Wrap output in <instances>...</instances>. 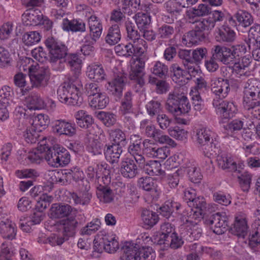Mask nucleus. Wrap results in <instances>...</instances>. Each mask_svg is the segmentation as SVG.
Instances as JSON below:
<instances>
[{"label": "nucleus", "instance_id": "1", "mask_svg": "<svg viewBox=\"0 0 260 260\" xmlns=\"http://www.w3.org/2000/svg\"><path fill=\"white\" fill-rule=\"evenodd\" d=\"M230 80L222 78L211 80V90L216 97L212 101V106L216 113L222 120H229L238 112L237 106L233 101L224 100L230 91Z\"/></svg>", "mask_w": 260, "mask_h": 260}, {"label": "nucleus", "instance_id": "2", "mask_svg": "<svg viewBox=\"0 0 260 260\" xmlns=\"http://www.w3.org/2000/svg\"><path fill=\"white\" fill-rule=\"evenodd\" d=\"M45 44L48 51V61L51 64L53 70L61 72L63 70V59L68 53L67 46L53 37L48 38Z\"/></svg>", "mask_w": 260, "mask_h": 260}, {"label": "nucleus", "instance_id": "3", "mask_svg": "<svg viewBox=\"0 0 260 260\" xmlns=\"http://www.w3.org/2000/svg\"><path fill=\"white\" fill-rule=\"evenodd\" d=\"M166 107L168 111L175 115L188 113L191 110V105L187 97L185 87H180L168 95Z\"/></svg>", "mask_w": 260, "mask_h": 260}, {"label": "nucleus", "instance_id": "4", "mask_svg": "<svg viewBox=\"0 0 260 260\" xmlns=\"http://www.w3.org/2000/svg\"><path fill=\"white\" fill-rule=\"evenodd\" d=\"M212 134V132L207 128L197 130V142L205 156H214L217 154L218 148L213 142Z\"/></svg>", "mask_w": 260, "mask_h": 260}, {"label": "nucleus", "instance_id": "5", "mask_svg": "<svg viewBox=\"0 0 260 260\" xmlns=\"http://www.w3.org/2000/svg\"><path fill=\"white\" fill-rule=\"evenodd\" d=\"M247 51L246 47L244 45H232L230 47H226L219 45V50L218 53L219 57L221 59L222 63L225 65H231L235 61L243 57Z\"/></svg>", "mask_w": 260, "mask_h": 260}, {"label": "nucleus", "instance_id": "6", "mask_svg": "<svg viewBox=\"0 0 260 260\" xmlns=\"http://www.w3.org/2000/svg\"><path fill=\"white\" fill-rule=\"evenodd\" d=\"M53 197L46 193H43L38 197L35 206L36 212L31 216V222L32 224H39L43 220L44 214L43 211L46 209L53 201Z\"/></svg>", "mask_w": 260, "mask_h": 260}, {"label": "nucleus", "instance_id": "7", "mask_svg": "<svg viewBox=\"0 0 260 260\" xmlns=\"http://www.w3.org/2000/svg\"><path fill=\"white\" fill-rule=\"evenodd\" d=\"M177 157L178 164L185 169L189 180L194 183L200 182L203 176L201 173L200 169L197 168L195 163L193 161H190L188 158H183V156L181 154L178 155Z\"/></svg>", "mask_w": 260, "mask_h": 260}, {"label": "nucleus", "instance_id": "8", "mask_svg": "<svg viewBox=\"0 0 260 260\" xmlns=\"http://www.w3.org/2000/svg\"><path fill=\"white\" fill-rule=\"evenodd\" d=\"M206 222L211 226L213 232L217 235H222L228 230V218L225 213L214 214Z\"/></svg>", "mask_w": 260, "mask_h": 260}, {"label": "nucleus", "instance_id": "9", "mask_svg": "<svg viewBox=\"0 0 260 260\" xmlns=\"http://www.w3.org/2000/svg\"><path fill=\"white\" fill-rule=\"evenodd\" d=\"M80 186L79 194L73 192L71 193V197L75 204L88 205L92 198V193L90 192V184L87 180L85 179L82 181V185Z\"/></svg>", "mask_w": 260, "mask_h": 260}, {"label": "nucleus", "instance_id": "10", "mask_svg": "<svg viewBox=\"0 0 260 260\" xmlns=\"http://www.w3.org/2000/svg\"><path fill=\"white\" fill-rule=\"evenodd\" d=\"M29 79L31 83V87H44L47 84L49 79V71L44 68H41L32 72L29 68Z\"/></svg>", "mask_w": 260, "mask_h": 260}, {"label": "nucleus", "instance_id": "11", "mask_svg": "<svg viewBox=\"0 0 260 260\" xmlns=\"http://www.w3.org/2000/svg\"><path fill=\"white\" fill-rule=\"evenodd\" d=\"M53 132L59 136L65 135L72 137L76 134V128L74 123L64 119L56 120L52 126Z\"/></svg>", "mask_w": 260, "mask_h": 260}, {"label": "nucleus", "instance_id": "12", "mask_svg": "<svg viewBox=\"0 0 260 260\" xmlns=\"http://www.w3.org/2000/svg\"><path fill=\"white\" fill-rule=\"evenodd\" d=\"M126 81V77L123 75H117L114 78L108 83L107 89L108 92L120 99L122 96Z\"/></svg>", "mask_w": 260, "mask_h": 260}, {"label": "nucleus", "instance_id": "13", "mask_svg": "<svg viewBox=\"0 0 260 260\" xmlns=\"http://www.w3.org/2000/svg\"><path fill=\"white\" fill-rule=\"evenodd\" d=\"M252 61V59L249 55L243 56L235 61L232 64L233 66L229 67V69H231L237 77L246 76L247 75L246 70Z\"/></svg>", "mask_w": 260, "mask_h": 260}, {"label": "nucleus", "instance_id": "14", "mask_svg": "<svg viewBox=\"0 0 260 260\" xmlns=\"http://www.w3.org/2000/svg\"><path fill=\"white\" fill-rule=\"evenodd\" d=\"M22 17L24 25L36 26L41 24L43 15L38 8H30L24 12Z\"/></svg>", "mask_w": 260, "mask_h": 260}, {"label": "nucleus", "instance_id": "15", "mask_svg": "<svg viewBox=\"0 0 260 260\" xmlns=\"http://www.w3.org/2000/svg\"><path fill=\"white\" fill-rule=\"evenodd\" d=\"M88 24L89 27V35L91 40L90 43L93 44L101 36L103 30L102 23L98 17L92 15L88 18Z\"/></svg>", "mask_w": 260, "mask_h": 260}, {"label": "nucleus", "instance_id": "16", "mask_svg": "<svg viewBox=\"0 0 260 260\" xmlns=\"http://www.w3.org/2000/svg\"><path fill=\"white\" fill-rule=\"evenodd\" d=\"M136 246V244L130 242L122 243L120 260H140L138 256L139 248Z\"/></svg>", "mask_w": 260, "mask_h": 260}, {"label": "nucleus", "instance_id": "17", "mask_svg": "<svg viewBox=\"0 0 260 260\" xmlns=\"http://www.w3.org/2000/svg\"><path fill=\"white\" fill-rule=\"evenodd\" d=\"M135 160L125 158L121 161L120 171L121 175L126 178H134L138 174V169Z\"/></svg>", "mask_w": 260, "mask_h": 260}, {"label": "nucleus", "instance_id": "18", "mask_svg": "<svg viewBox=\"0 0 260 260\" xmlns=\"http://www.w3.org/2000/svg\"><path fill=\"white\" fill-rule=\"evenodd\" d=\"M115 49L119 55L125 57H130L136 53H142L146 51L145 47H141L139 45L130 42L126 45L119 44L115 47Z\"/></svg>", "mask_w": 260, "mask_h": 260}, {"label": "nucleus", "instance_id": "19", "mask_svg": "<svg viewBox=\"0 0 260 260\" xmlns=\"http://www.w3.org/2000/svg\"><path fill=\"white\" fill-rule=\"evenodd\" d=\"M125 27L126 31V39L132 41V43L139 45V46L147 48V43L140 38V35L136 29L135 25L131 21H126L125 23Z\"/></svg>", "mask_w": 260, "mask_h": 260}, {"label": "nucleus", "instance_id": "20", "mask_svg": "<svg viewBox=\"0 0 260 260\" xmlns=\"http://www.w3.org/2000/svg\"><path fill=\"white\" fill-rule=\"evenodd\" d=\"M247 221L245 217L239 215L235 217V222L231 228L232 234L239 238H244L248 232Z\"/></svg>", "mask_w": 260, "mask_h": 260}, {"label": "nucleus", "instance_id": "21", "mask_svg": "<svg viewBox=\"0 0 260 260\" xmlns=\"http://www.w3.org/2000/svg\"><path fill=\"white\" fill-rule=\"evenodd\" d=\"M122 147L117 144L106 145L104 154L106 160L111 164L117 163L122 152Z\"/></svg>", "mask_w": 260, "mask_h": 260}, {"label": "nucleus", "instance_id": "22", "mask_svg": "<svg viewBox=\"0 0 260 260\" xmlns=\"http://www.w3.org/2000/svg\"><path fill=\"white\" fill-rule=\"evenodd\" d=\"M73 208L64 203H55L50 208V216L52 218H61L68 216L72 212Z\"/></svg>", "mask_w": 260, "mask_h": 260}, {"label": "nucleus", "instance_id": "23", "mask_svg": "<svg viewBox=\"0 0 260 260\" xmlns=\"http://www.w3.org/2000/svg\"><path fill=\"white\" fill-rule=\"evenodd\" d=\"M258 99L250 98V95H245L243 97V106L245 110L253 115L256 118H260V101Z\"/></svg>", "mask_w": 260, "mask_h": 260}, {"label": "nucleus", "instance_id": "24", "mask_svg": "<svg viewBox=\"0 0 260 260\" xmlns=\"http://www.w3.org/2000/svg\"><path fill=\"white\" fill-rule=\"evenodd\" d=\"M206 38L205 32H201L199 30L194 29L183 35L182 42L188 47L196 45L199 42L204 41Z\"/></svg>", "mask_w": 260, "mask_h": 260}, {"label": "nucleus", "instance_id": "25", "mask_svg": "<svg viewBox=\"0 0 260 260\" xmlns=\"http://www.w3.org/2000/svg\"><path fill=\"white\" fill-rule=\"evenodd\" d=\"M216 160L218 167L222 169H227L234 172L238 171L240 173V170L237 169L236 163L233 161L230 155L225 153L219 154L217 156Z\"/></svg>", "mask_w": 260, "mask_h": 260}, {"label": "nucleus", "instance_id": "26", "mask_svg": "<svg viewBox=\"0 0 260 260\" xmlns=\"http://www.w3.org/2000/svg\"><path fill=\"white\" fill-rule=\"evenodd\" d=\"M140 168L144 169V172L149 176H161L165 175V171L161 169L160 162L156 160H150L145 163V160L142 165H139Z\"/></svg>", "mask_w": 260, "mask_h": 260}, {"label": "nucleus", "instance_id": "27", "mask_svg": "<svg viewBox=\"0 0 260 260\" xmlns=\"http://www.w3.org/2000/svg\"><path fill=\"white\" fill-rule=\"evenodd\" d=\"M202 229L197 224L182 226L181 228V235L184 240L188 241L199 239L202 235Z\"/></svg>", "mask_w": 260, "mask_h": 260}, {"label": "nucleus", "instance_id": "28", "mask_svg": "<svg viewBox=\"0 0 260 260\" xmlns=\"http://www.w3.org/2000/svg\"><path fill=\"white\" fill-rule=\"evenodd\" d=\"M206 202L203 197H198L194 201L188 202V205L191 209V211L193 213V218H197L202 217L205 214L206 209Z\"/></svg>", "mask_w": 260, "mask_h": 260}, {"label": "nucleus", "instance_id": "29", "mask_svg": "<svg viewBox=\"0 0 260 260\" xmlns=\"http://www.w3.org/2000/svg\"><path fill=\"white\" fill-rule=\"evenodd\" d=\"M236 33L230 27L223 25L217 31L215 38L217 41L221 43H232L236 39Z\"/></svg>", "mask_w": 260, "mask_h": 260}, {"label": "nucleus", "instance_id": "30", "mask_svg": "<svg viewBox=\"0 0 260 260\" xmlns=\"http://www.w3.org/2000/svg\"><path fill=\"white\" fill-rule=\"evenodd\" d=\"M219 50V45H215L212 48V56L205 60V67L206 70L211 73L216 72L219 68V65L216 60L222 63L221 59L218 56L217 51Z\"/></svg>", "mask_w": 260, "mask_h": 260}, {"label": "nucleus", "instance_id": "31", "mask_svg": "<svg viewBox=\"0 0 260 260\" xmlns=\"http://www.w3.org/2000/svg\"><path fill=\"white\" fill-rule=\"evenodd\" d=\"M234 21L236 20L239 27L246 28L253 23L251 14L244 10H238L234 15Z\"/></svg>", "mask_w": 260, "mask_h": 260}, {"label": "nucleus", "instance_id": "32", "mask_svg": "<svg viewBox=\"0 0 260 260\" xmlns=\"http://www.w3.org/2000/svg\"><path fill=\"white\" fill-rule=\"evenodd\" d=\"M253 234L249 238V246L254 251L260 250V219L253 224Z\"/></svg>", "mask_w": 260, "mask_h": 260}, {"label": "nucleus", "instance_id": "33", "mask_svg": "<svg viewBox=\"0 0 260 260\" xmlns=\"http://www.w3.org/2000/svg\"><path fill=\"white\" fill-rule=\"evenodd\" d=\"M87 75L90 79L98 82L106 79V73L101 64H92L87 68Z\"/></svg>", "mask_w": 260, "mask_h": 260}, {"label": "nucleus", "instance_id": "34", "mask_svg": "<svg viewBox=\"0 0 260 260\" xmlns=\"http://www.w3.org/2000/svg\"><path fill=\"white\" fill-rule=\"evenodd\" d=\"M74 117L78 126L81 128H87L93 123L91 115L83 110H79L75 113Z\"/></svg>", "mask_w": 260, "mask_h": 260}, {"label": "nucleus", "instance_id": "35", "mask_svg": "<svg viewBox=\"0 0 260 260\" xmlns=\"http://www.w3.org/2000/svg\"><path fill=\"white\" fill-rule=\"evenodd\" d=\"M1 234L5 239L9 240L14 239L16 234L15 224L8 219L1 221Z\"/></svg>", "mask_w": 260, "mask_h": 260}, {"label": "nucleus", "instance_id": "36", "mask_svg": "<svg viewBox=\"0 0 260 260\" xmlns=\"http://www.w3.org/2000/svg\"><path fill=\"white\" fill-rule=\"evenodd\" d=\"M62 28L66 31L74 32H83L85 30V24L81 20L74 19L69 21L67 18H63Z\"/></svg>", "mask_w": 260, "mask_h": 260}, {"label": "nucleus", "instance_id": "37", "mask_svg": "<svg viewBox=\"0 0 260 260\" xmlns=\"http://www.w3.org/2000/svg\"><path fill=\"white\" fill-rule=\"evenodd\" d=\"M63 65L66 62L72 71H75L77 75L80 74L82 60L77 53H68L63 60Z\"/></svg>", "mask_w": 260, "mask_h": 260}, {"label": "nucleus", "instance_id": "38", "mask_svg": "<svg viewBox=\"0 0 260 260\" xmlns=\"http://www.w3.org/2000/svg\"><path fill=\"white\" fill-rule=\"evenodd\" d=\"M57 153V157H55L56 164V167H63L68 165L71 160V155L69 151L63 146L58 145V148L54 151Z\"/></svg>", "mask_w": 260, "mask_h": 260}, {"label": "nucleus", "instance_id": "39", "mask_svg": "<svg viewBox=\"0 0 260 260\" xmlns=\"http://www.w3.org/2000/svg\"><path fill=\"white\" fill-rule=\"evenodd\" d=\"M26 104L30 110H40L45 107V102L41 96L36 93H32L26 98Z\"/></svg>", "mask_w": 260, "mask_h": 260}, {"label": "nucleus", "instance_id": "40", "mask_svg": "<svg viewBox=\"0 0 260 260\" xmlns=\"http://www.w3.org/2000/svg\"><path fill=\"white\" fill-rule=\"evenodd\" d=\"M63 225V236L68 238L74 236L76 228L79 225L78 221L74 218H68L62 221Z\"/></svg>", "mask_w": 260, "mask_h": 260}, {"label": "nucleus", "instance_id": "41", "mask_svg": "<svg viewBox=\"0 0 260 260\" xmlns=\"http://www.w3.org/2000/svg\"><path fill=\"white\" fill-rule=\"evenodd\" d=\"M121 37L120 27L118 24L110 26L105 37L106 42L110 45H114L118 43Z\"/></svg>", "mask_w": 260, "mask_h": 260}, {"label": "nucleus", "instance_id": "42", "mask_svg": "<svg viewBox=\"0 0 260 260\" xmlns=\"http://www.w3.org/2000/svg\"><path fill=\"white\" fill-rule=\"evenodd\" d=\"M13 91L11 87L4 86L0 90V106H14Z\"/></svg>", "mask_w": 260, "mask_h": 260}, {"label": "nucleus", "instance_id": "43", "mask_svg": "<svg viewBox=\"0 0 260 260\" xmlns=\"http://www.w3.org/2000/svg\"><path fill=\"white\" fill-rule=\"evenodd\" d=\"M247 84L245 89V95L260 99V81L256 79H250L248 80Z\"/></svg>", "mask_w": 260, "mask_h": 260}, {"label": "nucleus", "instance_id": "44", "mask_svg": "<svg viewBox=\"0 0 260 260\" xmlns=\"http://www.w3.org/2000/svg\"><path fill=\"white\" fill-rule=\"evenodd\" d=\"M102 240L104 248L106 252L113 253L119 248V243L113 235H105Z\"/></svg>", "mask_w": 260, "mask_h": 260}, {"label": "nucleus", "instance_id": "45", "mask_svg": "<svg viewBox=\"0 0 260 260\" xmlns=\"http://www.w3.org/2000/svg\"><path fill=\"white\" fill-rule=\"evenodd\" d=\"M243 125L244 122L242 119H235L224 125L223 128L227 135L235 137V135L239 131L243 129Z\"/></svg>", "mask_w": 260, "mask_h": 260}, {"label": "nucleus", "instance_id": "46", "mask_svg": "<svg viewBox=\"0 0 260 260\" xmlns=\"http://www.w3.org/2000/svg\"><path fill=\"white\" fill-rule=\"evenodd\" d=\"M141 217L146 229L153 226L158 221V215L155 212L148 209L143 210Z\"/></svg>", "mask_w": 260, "mask_h": 260}, {"label": "nucleus", "instance_id": "47", "mask_svg": "<svg viewBox=\"0 0 260 260\" xmlns=\"http://www.w3.org/2000/svg\"><path fill=\"white\" fill-rule=\"evenodd\" d=\"M184 238L180 235L179 236L176 233L172 236L167 237V239H164V241H160L159 245L164 244L165 247H170L173 249H177L180 248L183 244Z\"/></svg>", "mask_w": 260, "mask_h": 260}, {"label": "nucleus", "instance_id": "48", "mask_svg": "<svg viewBox=\"0 0 260 260\" xmlns=\"http://www.w3.org/2000/svg\"><path fill=\"white\" fill-rule=\"evenodd\" d=\"M120 113L125 115L133 112V94L131 91H126L121 100Z\"/></svg>", "mask_w": 260, "mask_h": 260}, {"label": "nucleus", "instance_id": "49", "mask_svg": "<svg viewBox=\"0 0 260 260\" xmlns=\"http://www.w3.org/2000/svg\"><path fill=\"white\" fill-rule=\"evenodd\" d=\"M109 102V98L105 92L95 95V96L90 99L89 104L95 109H102L105 108Z\"/></svg>", "mask_w": 260, "mask_h": 260}, {"label": "nucleus", "instance_id": "50", "mask_svg": "<svg viewBox=\"0 0 260 260\" xmlns=\"http://www.w3.org/2000/svg\"><path fill=\"white\" fill-rule=\"evenodd\" d=\"M128 152L132 155L138 165H142L145 158L144 154V147L142 148L140 145H129L128 147Z\"/></svg>", "mask_w": 260, "mask_h": 260}, {"label": "nucleus", "instance_id": "51", "mask_svg": "<svg viewBox=\"0 0 260 260\" xmlns=\"http://www.w3.org/2000/svg\"><path fill=\"white\" fill-rule=\"evenodd\" d=\"M210 8L206 4H201L198 6L197 7H194L187 11V16L189 19V22H191V19L194 17H200L207 15L210 11Z\"/></svg>", "mask_w": 260, "mask_h": 260}, {"label": "nucleus", "instance_id": "52", "mask_svg": "<svg viewBox=\"0 0 260 260\" xmlns=\"http://www.w3.org/2000/svg\"><path fill=\"white\" fill-rule=\"evenodd\" d=\"M161 233L155 238L154 243L159 245L160 241H164V239H167V237L171 236L176 232L174 226L169 222H165L161 225Z\"/></svg>", "mask_w": 260, "mask_h": 260}, {"label": "nucleus", "instance_id": "53", "mask_svg": "<svg viewBox=\"0 0 260 260\" xmlns=\"http://www.w3.org/2000/svg\"><path fill=\"white\" fill-rule=\"evenodd\" d=\"M66 173L70 183L72 181L76 182L80 181L81 183H79V185H82V181L85 180L84 179V173L83 171L77 167L66 170Z\"/></svg>", "mask_w": 260, "mask_h": 260}, {"label": "nucleus", "instance_id": "54", "mask_svg": "<svg viewBox=\"0 0 260 260\" xmlns=\"http://www.w3.org/2000/svg\"><path fill=\"white\" fill-rule=\"evenodd\" d=\"M192 23L193 25V28L199 30L201 32L205 33L206 31H210L214 27L208 17L196 20Z\"/></svg>", "mask_w": 260, "mask_h": 260}, {"label": "nucleus", "instance_id": "55", "mask_svg": "<svg viewBox=\"0 0 260 260\" xmlns=\"http://www.w3.org/2000/svg\"><path fill=\"white\" fill-rule=\"evenodd\" d=\"M145 107L148 114L151 117L157 116L163 109L161 102L156 99H153L148 102Z\"/></svg>", "mask_w": 260, "mask_h": 260}, {"label": "nucleus", "instance_id": "56", "mask_svg": "<svg viewBox=\"0 0 260 260\" xmlns=\"http://www.w3.org/2000/svg\"><path fill=\"white\" fill-rule=\"evenodd\" d=\"M170 70L173 73L172 79L176 83H179L183 81L184 82L185 79H188L189 78L186 77L187 72H186V70L181 69L177 63L173 64L170 68Z\"/></svg>", "mask_w": 260, "mask_h": 260}, {"label": "nucleus", "instance_id": "57", "mask_svg": "<svg viewBox=\"0 0 260 260\" xmlns=\"http://www.w3.org/2000/svg\"><path fill=\"white\" fill-rule=\"evenodd\" d=\"M96 117L107 127L114 125L116 122V116L111 112L100 111L97 113Z\"/></svg>", "mask_w": 260, "mask_h": 260}, {"label": "nucleus", "instance_id": "58", "mask_svg": "<svg viewBox=\"0 0 260 260\" xmlns=\"http://www.w3.org/2000/svg\"><path fill=\"white\" fill-rule=\"evenodd\" d=\"M140 7V0H123L122 4V10L124 13L128 15L135 13Z\"/></svg>", "mask_w": 260, "mask_h": 260}, {"label": "nucleus", "instance_id": "59", "mask_svg": "<svg viewBox=\"0 0 260 260\" xmlns=\"http://www.w3.org/2000/svg\"><path fill=\"white\" fill-rule=\"evenodd\" d=\"M96 195L100 201L109 203L113 200L112 190L106 186H102L98 188Z\"/></svg>", "mask_w": 260, "mask_h": 260}, {"label": "nucleus", "instance_id": "60", "mask_svg": "<svg viewBox=\"0 0 260 260\" xmlns=\"http://www.w3.org/2000/svg\"><path fill=\"white\" fill-rule=\"evenodd\" d=\"M110 136L112 140L114 142V143L112 144H117L121 147H124L127 143L125 134L120 129L112 130Z\"/></svg>", "mask_w": 260, "mask_h": 260}, {"label": "nucleus", "instance_id": "61", "mask_svg": "<svg viewBox=\"0 0 260 260\" xmlns=\"http://www.w3.org/2000/svg\"><path fill=\"white\" fill-rule=\"evenodd\" d=\"M140 188L149 192H156L155 181L151 177H142L138 180Z\"/></svg>", "mask_w": 260, "mask_h": 260}, {"label": "nucleus", "instance_id": "62", "mask_svg": "<svg viewBox=\"0 0 260 260\" xmlns=\"http://www.w3.org/2000/svg\"><path fill=\"white\" fill-rule=\"evenodd\" d=\"M81 89H71L68 105L80 107L82 104L83 98L80 91Z\"/></svg>", "mask_w": 260, "mask_h": 260}, {"label": "nucleus", "instance_id": "63", "mask_svg": "<svg viewBox=\"0 0 260 260\" xmlns=\"http://www.w3.org/2000/svg\"><path fill=\"white\" fill-rule=\"evenodd\" d=\"M50 120L48 116L44 114H38L32 119L31 125L34 126L38 131H41V127L44 129L49 124Z\"/></svg>", "mask_w": 260, "mask_h": 260}, {"label": "nucleus", "instance_id": "64", "mask_svg": "<svg viewBox=\"0 0 260 260\" xmlns=\"http://www.w3.org/2000/svg\"><path fill=\"white\" fill-rule=\"evenodd\" d=\"M134 18L140 31L146 28L151 21L150 17L143 13H138Z\"/></svg>", "mask_w": 260, "mask_h": 260}]
</instances>
